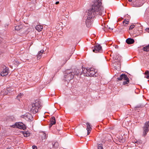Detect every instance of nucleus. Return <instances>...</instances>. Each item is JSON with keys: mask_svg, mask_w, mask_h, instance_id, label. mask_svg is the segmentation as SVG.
Here are the masks:
<instances>
[{"mask_svg": "<svg viewBox=\"0 0 149 149\" xmlns=\"http://www.w3.org/2000/svg\"><path fill=\"white\" fill-rule=\"evenodd\" d=\"M101 0H96L92 5L91 9L88 10L87 17L86 21L87 27H89L92 21V19L96 15H104V11L103 7L101 6Z\"/></svg>", "mask_w": 149, "mask_h": 149, "instance_id": "nucleus-1", "label": "nucleus"}, {"mask_svg": "<svg viewBox=\"0 0 149 149\" xmlns=\"http://www.w3.org/2000/svg\"><path fill=\"white\" fill-rule=\"evenodd\" d=\"M82 72L81 73H80V75L82 74V73L84 74V75H85L86 73H87L86 74V76H89L90 77H97V74H96V71L94 68H90L88 69V68H82Z\"/></svg>", "mask_w": 149, "mask_h": 149, "instance_id": "nucleus-2", "label": "nucleus"}, {"mask_svg": "<svg viewBox=\"0 0 149 149\" xmlns=\"http://www.w3.org/2000/svg\"><path fill=\"white\" fill-rule=\"evenodd\" d=\"M40 107V102L38 101H35L34 103L29 106V110L31 113L35 114L38 111V109Z\"/></svg>", "mask_w": 149, "mask_h": 149, "instance_id": "nucleus-3", "label": "nucleus"}, {"mask_svg": "<svg viewBox=\"0 0 149 149\" xmlns=\"http://www.w3.org/2000/svg\"><path fill=\"white\" fill-rule=\"evenodd\" d=\"M74 77V74L70 70H67L64 73V79L65 81H70Z\"/></svg>", "mask_w": 149, "mask_h": 149, "instance_id": "nucleus-4", "label": "nucleus"}, {"mask_svg": "<svg viewBox=\"0 0 149 149\" xmlns=\"http://www.w3.org/2000/svg\"><path fill=\"white\" fill-rule=\"evenodd\" d=\"M118 80L120 81L123 80L124 81L123 82V85H125L129 83V79L127 76L125 74H122L120 75L119 77L117 78Z\"/></svg>", "mask_w": 149, "mask_h": 149, "instance_id": "nucleus-5", "label": "nucleus"}, {"mask_svg": "<svg viewBox=\"0 0 149 149\" xmlns=\"http://www.w3.org/2000/svg\"><path fill=\"white\" fill-rule=\"evenodd\" d=\"M129 1H132L133 6L139 7L141 6L144 3L143 0H128Z\"/></svg>", "mask_w": 149, "mask_h": 149, "instance_id": "nucleus-6", "label": "nucleus"}, {"mask_svg": "<svg viewBox=\"0 0 149 149\" xmlns=\"http://www.w3.org/2000/svg\"><path fill=\"white\" fill-rule=\"evenodd\" d=\"M143 136H145L149 130V121L146 122L143 127Z\"/></svg>", "mask_w": 149, "mask_h": 149, "instance_id": "nucleus-7", "label": "nucleus"}, {"mask_svg": "<svg viewBox=\"0 0 149 149\" xmlns=\"http://www.w3.org/2000/svg\"><path fill=\"white\" fill-rule=\"evenodd\" d=\"M93 51L95 53H102L103 52L102 47L99 44H97L94 46V48L93 49Z\"/></svg>", "mask_w": 149, "mask_h": 149, "instance_id": "nucleus-8", "label": "nucleus"}, {"mask_svg": "<svg viewBox=\"0 0 149 149\" xmlns=\"http://www.w3.org/2000/svg\"><path fill=\"white\" fill-rule=\"evenodd\" d=\"M16 127L20 129L24 130L26 128L25 125L22 123H15V125Z\"/></svg>", "mask_w": 149, "mask_h": 149, "instance_id": "nucleus-9", "label": "nucleus"}, {"mask_svg": "<svg viewBox=\"0 0 149 149\" xmlns=\"http://www.w3.org/2000/svg\"><path fill=\"white\" fill-rule=\"evenodd\" d=\"M8 68L6 67L3 71L1 72V75L2 76H4L7 75L8 73Z\"/></svg>", "mask_w": 149, "mask_h": 149, "instance_id": "nucleus-10", "label": "nucleus"}, {"mask_svg": "<svg viewBox=\"0 0 149 149\" xmlns=\"http://www.w3.org/2000/svg\"><path fill=\"white\" fill-rule=\"evenodd\" d=\"M50 124L49 125V127H51L52 125L55 124L56 123L55 118L54 117H52L50 120Z\"/></svg>", "mask_w": 149, "mask_h": 149, "instance_id": "nucleus-11", "label": "nucleus"}, {"mask_svg": "<svg viewBox=\"0 0 149 149\" xmlns=\"http://www.w3.org/2000/svg\"><path fill=\"white\" fill-rule=\"evenodd\" d=\"M126 42L128 44H133L134 42V40L131 38H128L126 39Z\"/></svg>", "mask_w": 149, "mask_h": 149, "instance_id": "nucleus-12", "label": "nucleus"}, {"mask_svg": "<svg viewBox=\"0 0 149 149\" xmlns=\"http://www.w3.org/2000/svg\"><path fill=\"white\" fill-rule=\"evenodd\" d=\"M44 51L43 50H41L38 53L37 56V58L38 59H40L42 56V54L44 52Z\"/></svg>", "mask_w": 149, "mask_h": 149, "instance_id": "nucleus-13", "label": "nucleus"}, {"mask_svg": "<svg viewBox=\"0 0 149 149\" xmlns=\"http://www.w3.org/2000/svg\"><path fill=\"white\" fill-rule=\"evenodd\" d=\"M36 29L38 32L41 31L43 29V26H42L38 25L35 27Z\"/></svg>", "mask_w": 149, "mask_h": 149, "instance_id": "nucleus-14", "label": "nucleus"}, {"mask_svg": "<svg viewBox=\"0 0 149 149\" xmlns=\"http://www.w3.org/2000/svg\"><path fill=\"white\" fill-rule=\"evenodd\" d=\"M26 117L29 120L31 121L33 120V118L31 115L30 113H28L26 114Z\"/></svg>", "mask_w": 149, "mask_h": 149, "instance_id": "nucleus-15", "label": "nucleus"}, {"mask_svg": "<svg viewBox=\"0 0 149 149\" xmlns=\"http://www.w3.org/2000/svg\"><path fill=\"white\" fill-rule=\"evenodd\" d=\"M105 28H103V30L104 31H105L104 29L106 28V29H109L111 30H112L113 29V26L111 27L110 25H107L105 26Z\"/></svg>", "mask_w": 149, "mask_h": 149, "instance_id": "nucleus-16", "label": "nucleus"}, {"mask_svg": "<svg viewBox=\"0 0 149 149\" xmlns=\"http://www.w3.org/2000/svg\"><path fill=\"white\" fill-rule=\"evenodd\" d=\"M143 50L144 51L147 52L149 51V44L144 47L143 48Z\"/></svg>", "mask_w": 149, "mask_h": 149, "instance_id": "nucleus-17", "label": "nucleus"}, {"mask_svg": "<svg viewBox=\"0 0 149 149\" xmlns=\"http://www.w3.org/2000/svg\"><path fill=\"white\" fill-rule=\"evenodd\" d=\"M80 70L78 69H75L74 72H72V74L74 75H77L79 73Z\"/></svg>", "mask_w": 149, "mask_h": 149, "instance_id": "nucleus-18", "label": "nucleus"}, {"mask_svg": "<svg viewBox=\"0 0 149 149\" xmlns=\"http://www.w3.org/2000/svg\"><path fill=\"white\" fill-rule=\"evenodd\" d=\"M144 104H139L135 106V109H136L138 108H143L144 106Z\"/></svg>", "mask_w": 149, "mask_h": 149, "instance_id": "nucleus-19", "label": "nucleus"}, {"mask_svg": "<svg viewBox=\"0 0 149 149\" xmlns=\"http://www.w3.org/2000/svg\"><path fill=\"white\" fill-rule=\"evenodd\" d=\"M53 147L54 148H56L58 146V142H55L54 144L52 143Z\"/></svg>", "mask_w": 149, "mask_h": 149, "instance_id": "nucleus-20", "label": "nucleus"}, {"mask_svg": "<svg viewBox=\"0 0 149 149\" xmlns=\"http://www.w3.org/2000/svg\"><path fill=\"white\" fill-rule=\"evenodd\" d=\"M86 125H87L86 130H91L92 128L91 127L90 123H86Z\"/></svg>", "mask_w": 149, "mask_h": 149, "instance_id": "nucleus-21", "label": "nucleus"}, {"mask_svg": "<svg viewBox=\"0 0 149 149\" xmlns=\"http://www.w3.org/2000/svg\"><path fill=\"white\" fill-rule=\"evenodd\" d=\"M22 28V25L16 26L15 27V29L17 31H19Z\"/></svg>", "mask_w": 149, "mask_h": 149, "instance_id": "nucleus-22", "label": "nucleus"}, {"mask_svg": "<svg viewBox=\"0 0 149 149\" xmlns=\"http://www.w3.org/2000/svg\"><path fill=\"white\" fill-rule=\"evenodd\" d=\"M145 74H146V76H145V77L147 79H149V71L146 70L145 72Z\"/></svg>", "mask_w": 149, "mask_h": 149, "instance_id": "nucleus-23", "label": "nucleus"}, {"mask_svg": "<svg viewBox=\"0 0 149 149\" xmlns=\"http://www.w3.org/2000/svg\"><path fill=\"white\" fill-rule=\"evenodd\" d=\"M30 133L27 132H24L23 133L24 136L26 137H27L30 135Z\"/></svg>", "mask_w": 149, "mask_h": 149, "instance_id": "nucleus-24", "label": "nucleus"}, {"mask_svg": "<svg viewBox=\"0 0 149 149\" xmlns=\"http://www.w3.org/2000/svg\"><path fill=\"white\" fill-rule=\"evenodd\" d=\"M43 136H42V139H45L47 138L48 136L44 132H43Z\"/></svg>", "mask_w": 149, "mask_h": 149, "instance_id": "nucleus-25", "label": "nucleus"}, {"mask_svg": "<svg viewBox=\"0 0 149 149\" xmlns=\"http://www.w3.org/2000/svg\"><path fill=\"white\" fill-rule=\"evenodd\" d=\"M128 23H129V21L126 20H124L123 22V24L125 26H126L128 24Z\"/></svg>", "mask_w": 149, "mask_h": 149, "instance_id": "nucleus-26", "label": "nucleus"}, {"mask_svg": "<svg viewBox=\"0 0 149 149\" xmlns=\"http://www.w3.org/2000/svg\"><path fill=\"white\" fill-rule=\"evenodd\" d=\"M23 94L21 93L19 94L17 96V98L18 100H19V99L21 97V96H22Z\"/></svg>", "mask_w": 149, "mask_h": 149, "instance_id": "nucleus-27", "label": "nucleus"}, {"mask_svg": "<svg viewBox=\"0 0 149 149\" xmlns=\"http://www.w3.org/2000/svg\"><path fill=\"white\" fill-rule=\"evenodd\" d=\"M97 149H103L102 145L99 144L98 145Z\"/></svg>", "mask_w": 149, "mask_h": 149, "instance_id": "nucleus-28", "label": "nucleus"}, {"mask_svg": "<svg viewBox=\"0 0 149 149\" xmlns=\"http://www.w3.org/2000/svg\"><path fill=\"white\" fill-rule=\"evenodd\" d=\"M118 55H117L116 54L115 55H114L113 56V58L115 59H117V60H119L118 59Z\"/></svg>", "mask_w": 149, "mask_h": 149, "instance_id": "nucleus-29", "label": "nucleus"}, {"mask_svg": "<svg viewBox=\"0 0 149 149\" xmlns=\"http://www.w3.org/2000/svg\"><path fill=\"white\" fill-rule=\"evenodd\" d=\"M134 27V25H131L129 29L131 30Z\"/></svg>", "mask_w": 149, "mask_h": 149, "instance_id": "nucleus-30", "label": "nucleus"}, {"mask_svg": "<svg viewBox=\"0 0 149 149\" xmlns=\"http://www.w3.org/2000/svg\"><path fill=\"white\" fill-rule=\"evenodd\" d=\"M87 130V134L89 135V134L90 133V132L91 130Z\"/></svg>", "mask_w": 149, "mask_h": 149, "instance_id": "nucleus-31", "label": "nucleus"}, {"mask_svg": "<svg viewBox=\"0 0 149 149\" xmlns=\"http://www.w3.org/2000/svg\"><path fill=\"white\" fill-rule=\"evenodd\" d=\"M37 147L36 146H32L33 149H35V148H37Z\"/></svg>", "mask_w": 149, "mask_h": 149, "instance_id": "nucleus-32", "label": "nucleus"}, {"mask_svg": "<svg viewBox=\"0 0 149 149\" xmlns=\"http://www.w3.org/2000/svg\"><path fill=\"white\" fill-rule=\"evenodd\" d=\"M3 40V38H2L0 37V43H1L2 42Z\"/></svg>", "mask_w": 149, "mask_h": 149, "instance_id": "nucleus-33", "label": "nucleus"}, {"mask_svg": "<svg viewBox=\"0 0 149 149\" xmlns=\"http://www.w3.org/2000/svg\"><path fill=\"white\" fill-rule=\"evenodd\" d=\"M146 31L148 32H149V28H147L146 29Z\"/></svg>", "mask_w": 149, "mask_h": 149, "instance_id": "nucleus-34", "label": "nucleus"}, {"mask_svg": "<svg viewBox=\"0 0 149 149\" xmlns=\"http://www.w3.org/2000/svg\"><path fill=\"white\" fill-rule=\"evenodd\" d=\"M59 3V1H57L56 2L55 4H58Z\"/></svg>", "mask_w": 149, "mask_h": 149, "instance_id": "nucleus-35", "label": "nucleus"}, {"mask_svg": "<svg viewBox=\"0 0 149 149\" xmlns=\"http://www.w3.org/2000/svg\"><path fill=\"white\" fill-rule=\"evenodd\" d=\"M115 48H117L118 47V46H117V45H116V46H115Z\"/></svg>", "mask_w": 149, "mask_h": 149, "instance_id": "nucleus-36", "label": "nucleus"}, {"mask_svg": "<svg viewBox=\"0 0 149 149\" xmlns=\"http://www.w3.org/2000/svg\"><path fill=\"white\" fill-rule=\"evenodd\" d=\"M7 149H11L10 148H7Z\"/></svg>", "mask_w": 149, "mask_h": 149, "instance_id": "nucleus-37", "label": "nucleus"}]
</instances>
